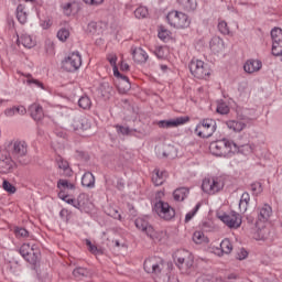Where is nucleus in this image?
<instances>
[{"instance_id": "obj_1", "label": "nucleus", "mask_w": 282, "mask_h": 282, "mask_svg": "<svg viewBox=\"0 0 282 282\" xmlns=\"http://www.w3.org/2000/svg\"><path fill=\"white\" fill-rule=\"evenodd\" d=\"M209 151L213 155L218 158H226L228 155H235L238 151L237 143L228 139H221L214 141L209 144Z\"/></svg>"}, {"instance_id": "obj_2", "label": "nucleus", "mask_w": 282, "mask_h": 282, "mask_svg": "<svg viewBox=\"0 0 282 282\" xmlns=\"http://www.w3.org/2000/svg\"><path fill=\"white\" fill-rule=\"evenodd\" d=\"M272 206L264 204L262 207L258 208V218L256 221V227L261 236V239H267L270 235V230L265 229V225L270 224L272 219Z\"/></svg>"}, {"instance_id": "obj_3", "label": "nucleus", "mask_w": 282, "mask_h": 282, "mask_svg": "<svg viewBox=\"0 0 282 282\" xmlns=\"http://www.w3.org/2000/svg\"><path fill=\"white\" fill-rule=\"evenodd\" d=\"M226 183L221 176H207L203 180L202 191L207 195H217V193L224 191Z\"/></svg>"}, {"instance_id": "obj_4", "label": "nucleus", "mask_w": 282, "mask_h": 282, "mask_svg": "<svg viewBox=\"0 0 282 282\" xmlns=\"http://www.w3.org/2000/svg\"><path fill=\"white\" fill-rule=\"evenodd\" d=\"M189 72L194 78H198L199 80H208L210 78V66L197 58L191 61Z\"/></svg>"}, {"instance_id": "obj_5", "label": "nucleus", "mask_w": 282, "mask_h": 282, "mask_svg": "<svg viewBox=\"0 0 282 282\" xmlns=\"http://www.w3.org/2000/svg\"><path fill=\"white\" fill-rule=\"evenodd\" d=\"M217 131V121L215 119H203L195 128L198 138H210Z\"/></svg>"}, {"instance_id": "obj_6", "label": "nucleus", "mask_w": 282, "mask_h": 282, "mask_svg": "<svg viewBox=\"0 0 282 282\" xmlns=\"http://www.w3.org/2000/svg\"><path fill=\"white\" fill-rule=\"evenodd\" d=\"M80 65H83V57L78 52L70 53L62 61V69H64V72H78Z\"/></svg>"}, {"instance_id": "obj_7", "label": "nucleus", "mask_w": 282, "mask_h": 282, "mask_svg": "<svg viewBox=\"0 0 282 282\" xmlns=\"http://www.w3.org/2000/svg\"><path fill=\"white\" fill-rule=\"evenodd\" d=\"M135 227L141 232H145L152 239V241H162V232L155 231L153 226L149 225V221L144 218H137L134 221Z\"/></svg>"}, {"instance_id": "obj_8", "label": "nucleus", "mask_w": 282, "mask_h": 282, "mask_svg": "<svg viewBox=\"0 0 282 282\" xmlns=\"http://www.w3.org/2000/svg\"><path fill=\"white\" fill-rule=\"evenodd\" d=\"M217 217L226 224L230 229L237 230V228H241L242 217L237 212H231L229 214L218 213Z\"/></svg>"}, {"instance_id": "obj_9", "label": "nucleus", "mask_w": 282, "mask_h": 282, "mask_svg": "<svg viewBox=\"0 0 282 282\" xmlns=\"http://www.w3.org/2000/svg\"><path fill=\"white\" fill-rule=\"evenodd\" d=\"M143 268L148 274L160 276V274H162V270H164V260L156 257L148 258L143 263Z\"/></svg>"}, {"instance_id": "obj_10", "label": "nucleus", "mask_w": 282, "mask_h": 282, "mask_svg": "<svg viewBox=\"0 0 282 282\" xmlns=\"http://www.w3.org/2000/svg\"><path fill=\"white\" fill-rule=\"evenodd\" d=\"M11 153L18 162L23 165L28 164V159H25L28 155V143L25 141H14Z\"/></svg>"}, {"instance_id": "obj_11", "label": "nucleus", "mask_w": 282, "mask_h": 282, "mask_svg": "<svg viewBox=\"0 0 282 282\" xmlns=\"http://www.w3.org/2000/svg\"><path fill=\"white\" fill-rule=\"evenodd\" d=\"M154 210L165 221H171L175 217V209L164 200H159L154 205Z\"/></svg>"}, {"instance_id": "obj_12", "label": "nucleus", "mask_w": 282, "mask_h": 282, "mask_svg": "<svg viewBox=\"0 0 282 282\" xmlns=\"http://www.w3.org/2000/svg\"><path fill=\"white\" fill-rule=\"evenodd\" d=\"M272 48L271 52L273 56H282V29L274 28L271 30Z\"/></svg>"}, {"instance_id": "obj_13", "label": "nucleus", "mask_w": 282, "mask_h": 282, "mask_svg": "<svg viewBox=\"0 0 282 282\" xmlns=\"http://www.w3.org/2000/svg\"><path fill=\"white\" fill-rule=\"evenodd\" d=\"M186 254L187 256L185 258L177 259L178 270H181V274H188V272H191V269L193 268V256L188 251H186Z\"/></svg>"}, {"instance_id": "obj_14", "label": "nucleus", "mask_w": 282, "mask_h": 282, "mask_svg": "<svg viewBox=\"0 0 282 282\" xmlns=\"http://www.w3.org/2000/svg\"><path fill=\"white\" fill-rule=\"evenodd\" d=\"M74 131H87L91 129V122L85 117H75L72 122Z\"/></svg>"}, {"instance_id": "obj_15", "label": "nucleus", "mask_w": 282, "mask_h": 282, "mask_svg": "<svg viewBox=\"0 0 282 282\" xmlns=\"http://www.w3.org/2000/svg\"><path fill=\"white\" fill-rule=\"evenodd\" d=\"M263 67V63L261 59H248L243 69L246 74H257V72H261V68Z\"/></svg>"}, {"instance_id": "obj_16", "label": "nucleus", "mask_w": 282, "mask_h": 282, "mask_svg": "<svg viewBox=\"0 0 282 282\" xmlns=\"http://www.w3.org/2000/svg\"><path fill=\"white\" fill-rule=\"evenodd\" d=\"M209 47L214 54H220V52H224V50H226V44L224 43V40L221 37L214 36L209 42Z\"/></svg>"}, {"instance_id": "obj_17", "label": "nucleus", "mask_w": 282, "mask_h": 282, "mask_svg": "<svg viewBox=\"0 0 282 282\" xmlns=\"http://www.w3.org/2000/svg\"><path fill=\"white\" fill-rule=\"evenodd\" d=\"M131 52L134 63H147V61H149V54H147V51H143L142 47L131 48Z\"/></svg>"}, {"instance_id": "obj_18", "label": "nucleus", "mask_w": 282, "mask_h": 282, "mask_svg": "<svg viewBox=\"0 0 282 282\" xmlns=\"http://www.w3.org/2000/svg\"><path fill=\"white\" fill-rule=\"evenodd\" d=\"M12 169H14V161L10 156H1L0 158V171L2 173H11Z\"/></svg>"}, {"instance_id": "obj_19", "label": "nucleus", "mask_w": 282, "mask_h": 282, "mask_svg": "<svg viewBox=\"0 0 282 282\" xmlns=\"http://www.w3.org/2000/svg\"><path fill=\"white\" fill-rule=\"evenodd\" d=\"M29 112L31 118H33V120H43V107L39 104H33L29 107Z\"/></svg>"}, {"instance_id": "obj_20", "label": "nucleus", "mask_w": 282, "mask_h": 282, "mask_svg": "<svg viewBox=\"0 0 282 282\" xmlns=\"http://www.w3.org/2000/svg\"><path fill=\"white\" fill-rule=\"evenodd\" d=\"M55 162L58 169H61L67 177H72V169L69 167V163L63 159V156L57 155Z\"/></svg>"}, {"instance_id": "obj_21", "label": "nucleus", "mask_w": 282, "mask_h": 282, "mask_svg": "<svg viewBox=\"0 0 282 282\" xmlns=\"http://www.w3.org/2000/svg\"><path fill=\"white\" fill-rule=\"evenodd\" d=\"M82 185L86 188H94L96 186V177L91 172H86L82 177Z\"/></svg>"}, {"instance_id": "obj_22", "label": "nucleus", "mask_w": 282, "mask_h": 282, "mask_svg": "<svg viewBox=\"0 0 282 282\" xmlns=\"http://www.w3.org/2000/svg\"><path fill=\"white\" fill-rule=\"evenodd\" d=\"M24 259L30 263L31 265H36L37 261L41 259V250H39L37 247L33 248V251L29 252Z\"/></svg>"}, {"instance_id": "obj_23", "label": "nucleus", "mask_w": 282, "mask_h": 282, "mask_svg": "<svg viewBox=\"0 0 282 282\" xmlns=\"http://www.w3.org/2000/svg\"><path fill=\"white\" fill-rule=\"evenodd\" d=\"M227 127L231 131L239 133L240 131H243V129H246L247 126L243 121L229 120V121H227Z\"/></svg>"}, {"instance_id": "obj_24", "label": "nucleus", "mask_w": 282, "mask_h": 282, "mask_svg": "<svg viewBox=\"0 0 282 282\" xmlns=\"http://www.w3.org/2000/svg\"><path fill=\"white\" fill-rule=\"evenodd\" d=\"M177 19H178L177 21L178 29L184 30L191 26V19L186 15V13L178 12Z\"/></svg>"}, {"instance_id": "obj_25", "label": "nucleus", "mask_w": 282, "mask_h": 282, "mask_svg": "<svg viewBox=\"0 0 282 282\" xmlns=\"http://www.w3.org/2000/svg\"><path fill=\"white\" fill-rule=\"evenodd\" d=\"M249 204H250V194L248 192H245L242 193L239 202L240 213H246V210H248Z\"/></svg>"}, {"instance_id": "obj_26", "label": "nucleus", "mask_w": 282, "mask_h": 282, "mask_svg": "<svg viewBox=\"0 0 282 282\" xmlns=\"http://www.w3.org/2000/svg\"><path fill=\"white\" fill-rule=\"evenodd\" d=\"M164 173L166 172H161L160 169L154 170V174L152 175L154 186H162L164 184Z\"/></svg>"}, {"instance_id": "obj_27", "label": "nucleus", "mask_w": 282, "mask_h": 282, "mask_svg": "<svg viewBox=\"0 0 282 282\" xmlns=\"http://www.w3.org/2000/svg\"><path fill=\"white\" fill-rule=\"evenodd\" d=\"M178 3L186 10V12H194V10H197L196 0H178Z\"/></svg>"}, {"instance_id": "obj_28", "label": "nucleus", "mask_w": 282, "mask_h": 282, "mask_svg": "<svg viewBox=\"0 0 282 282\" xmlns=\"http://www.w3.org/2000/svg\"><path fill=\"white\" fill-rule=\"evenodd\" d=\"M99 91L102 98L109 99L111 98V94H113V87H111L109 83H102L99 87Z\"/></svg>"}, {"instance_id": "obj_29", "label": "nucleus", "mask_w": 282, "mask_h": 282, "mask_svg": "<svg viewBox=\"0 0 282 282\" xmlns=\"http://www.w3.org/2000/svg\"><path fill=\"white\" fill-rule=\"evenodd\" d=\"M236 148L238 149V151H236V153H242V155H250V153H252L254 151V147H252V144L247 143V144H237L236 143Z\"/></svg>"}, {"instance_id": "obj_30", "label": "nucleus", "mask_w": 282, "mask_h": 282, "mask_svg": "<svg viewBox=\"0 0 282 282\" xmlns=\"http://www.w3.org/2000/svg\"><path fill=\"white\" fill-rule=\"evenodd\" d=\"M73 276L80 281V279H85V276H89V270L83 267H77L75 270H73Z\"/></svg>"}, {"instance_id": "obj_31", "label": "nucleus", "mask_w": 282, "mask_h": 282, "mask_svg": "<svg viewBox=\"0 0 282 282\" xmlns=\"http://www.w3.org/2000/svg\"><path fill=\"white\" fill-rule=\"evenodd\" d=\"M216 111L220 113V116H227V113H230V106L224 100H218Z\"/></svg>"}, {"instance_id": "obj_32", "label": "nucleus", "mask_w": 282, "mask_h": 282, "mask_svg": "<svg viewBox=\"0 0 282 282\" xmlns=\"http://www.w3.org/2000/svg\"><path fill=\"white\" fill-rule=\"evenodd\" d=\"M57 188H59V191H74L76 185H74V183H69L67 180L59 178L57 182Z\"/></svg>"}, {"instance_id": "obj_33", "label": "nucleus", "mask_w": 282, "mask_h": 282, "mask_svg": "<svg viewBox=\"0 0 282 282\" xmlns=\"http://www.w3.org/2000/svg\"><path fill=\"white\" fill-rule=\"evenodd\" d=\"M193 241L194 243L202 246V243H208V237H206L203 231H195L193 234Z\"/></svg>"}, {"instance_id": "obj_34", "label": "nucleus", "mask_w": 282, "mask_h": 282, "mask_svg": "<svg viewBox=\"0 0 282 282\" xmlns=\"http://www.w3.org/2000/svg\"><path fill=\"white\" fill-rule=\"evenodd\" d=\"M160 129H175L177 127V119L161 120L158 122Z\"/></svg>"}, {"instance_id": "obj_35", "label": "nucleus", "mask_w": 282, "mask_h": 282, "mask_svg": "<svg viewBox=\"0 0 282 282\" xmlns=\"http://www.w3.org/2000/svg\"><path fill=\"white\" fill-rule=\"evenodd\" d=\"M117 89L119 94H127V91L131 90V82L129 80H119L117 85Z\"/></svg>"}, {"instance_id": "obj_36", "label": "nucleus", "mask_w": 282, "mask_h": 282, "mask_svg": "<svg viewBox=\"0 0 282 282\" xmlns=\"http://www.w3.org/2000/svg\"><path fill=\"white\" fill-rule=\"evenodd\" d=\"M17 19L19 21V23H21L22 25L25 24L28 22V13H25V11H23V6H18L17 8Z\"/></svg>"}, {"instance_id": "obj_37", "label": "nucleus", "mask_w": 282, "mask_h": 282, "mask_svg": "<svg viewBox=\"0 0 282 282\" xmlns=\"http://www.w3.org/2000/svg\"><path fill=\"white\" fill-rule=\"evenodd\" d=\"M36 247V245H32L30 246V243H23L20 249H19V253L21 254V257H28L30 254V252H32L34 250V248Z\"/></svg>"}, {"instance_id": "obj_38", "label": "nucleus", "mask_w": 282, "mask_h": 282, "mask_svg": "<svg viewBox=\"0 0 282 282\" xmlns=\"http://www.w3.org/2000/svg\"><path fill=\"white\" fill-rule=\"evenodd\" d=\"M107 58L111 67L113 68V76H120V70H118V65L116 64L118 61V56H116V54H110Z\"/></svg>"}, {"instance_id": "obj_39", "label": "nucleus", "mask_w": 282, "mask_h": 282, "mask_svg": "<svg viewBox=\"0 0 282 282\" xmlns=\"http://www.w3.org/2000/svg\"><path fill=\"white\" fill-rule=\"evenodd\" d=\"M80 109H91V99L88 96H82L78 100Z\"/></svg>"}, {"instance_id": "obj_40", "label": "nucleus", "mask_w": 282, "mask_h": 282, "mask_svg": "<svg viewBox=\"0 0 282 282\" xmlns=\"http://www.w3.org/2000/svg\"><path fill=\"white\" fill-rule=\"evenodd\" d=\"M220 248L225 254H230L232 252V242L226 238L220 242Z\"/></svg>"}, {"instance_id": "obj_41", "label": "nucleus", "mask_w": 282, "mask_h": 282, "mask_svg": "<svg viewBox=\"0 0 282 282\" xmlns=\"http://www.w3.org/2000/svg\"><path fill=\"white\" fill-rule=\"evenodd\" d=\"M135 19H147L149 17V9L147 7H139L134 11Z\"/></svg>"}, {"instance_id": "obj_42", "label": "nucleus", "mask_w": 282, "mask_h": 282, "mask_svg": "<svg viewBox=\"0 0 282 282\" xmlns=\"http://www.w3.org/2000/svg\"><path fill=\"white\" fill-rule=\"evenodd\" d=\"M200 208H202V203H197L196 206L185 215V223L188 224V221H191V219H193V217L197 215Z\"/></svg>"}, {"instance_id": "obj_43", "label": "nucleus", "mask_w": 282, "mask_h": 282, "mask_svg": "<svg viewBox=\"0 0 282 282\" xmlns=\"http://www.w3.org/2000/svg\"><path fill=\"white\" fill-rule=\"evenodd\" d=\"M115 128L117 129V133H121V135H131L133 131H138L135 129L131 130L129 127H123L120 124L115 126Z\"/></svg>"}, {"instance_id": "obj_44", "label": "nucleus", "mask_w": 282, "mask_h": 282, "mask_svg": "<svg viewBox=\"0 0 282 282\" xmlns=\"http://www.w3.org/2000/svg\"><path fill=\"white\" fill-rule=\"evenodd\" d=\"M19 41L24 47H34V41H32V36L30 35H22Z\"/></svg>"}, {"instance_id": "obj_45", "label": "nucleus", "mask_w": 282, "mask_h": 282, "mask_svg": "<svg viewBox=\"0 0 282 282\" xmlns=\"http://www.w3.org/2000/svg\"><path fill=\"white\" fill-rule=\"evenodd\" d=\"M26 76V83L28 85H35V87H40V89H45V86H43V83H41L39 79H35L32 77V75L28 74Z\"/></svg>"}, {"instance_id": "obj_46", "label": "nucleus", "mask_w": 282, "mask_h": 282, "mask_svg": "<svg viewBox=\"0 0 282 282\" xmlns=\"http://www.w3.org/2000/svg\"><path fill=\"white\" fill-rule=\"evenodd\" d=\"M167 22L175 28L177 25V11H172L166 15Z\"/></svg>"}, {"instance_id": "obj_47", "label": "nucleus", "mask_w": 282, "mask_h": 282, "mask_svg": "<svg viewBox=\"0 0 282 282\" xmlns=\"http://www.w3.org/2000/svg\"><path fill=\"white\" fill-rule=\"evenodd\" d=\"M188 188L186 187H180L177 189V202H184L185 197H188Z\"/></svg>"}, {"instance_id": "obj_48", "label": "nucleus", "mask_w": 282, "mask_h": 282, "mask_svg": "<svg viewBox=\"0 0 282 282\" xmlns=\"http://www.w3.org/2000/svg\"><path fill=\"white\" fill-rule=\"evenodd\" d=\"M218 30L220 34H224L225 36L230 34V29L228 28V23L226 21H220L218 23Z\"/></svg>"}, {"instance_id": "obj_49", "label": "nucleus", "mask_w": 282, "mask_h": 282, "mask_svg": "<svg viewBox=\"0 0 282 282\" xmlns=\"http://www.w3.org/2000/svg\"><path fill=\"white\" fill-rule=\"evenodd\" d=\"M57 39H59L63 43H65V41H67V39H69V30L61 29L57 32Z\"/></svg>"}, {"instance_id": "obj_50", "label": "nucleus", "mask_w": 282, "mask_h": 282, "mask_svg": "<svg viewBox=\"0 0 282 282\" xmlns=\"http://www.w3.org/2000/svg\"><path fill=\"white\" fill-rule=\"evenodd\" d=\"M154 54L156 57H159L160 59H164L166 58V48L164 46H158L154 50Z\"/></svg>"}, {"instance_id": "obj_51", "label": "nucleus", "mask_w": 282, "mask_h": 282, "mask_svg": "<svg viewBox=\"0 0 282 282\" xmlns=\"http://www.w3.org/2000/svg\"><path fill=\"white\" fill-rule=\"evenodd\" d=\"M251 191L253 195H261V193H263V186L261 185V183L256 182L251 184Z\"/></svg>"}, {"instance_id": "obj_52", "label": "nucleus", "mask_w": 282, "mask_h": 282, "mask_svg": "<svg viewBox=\"0 0 282 282\" xmlns=\"http://www.w3.org/2000/svg\"><path fill=\"white\" fill-rule=\"evenodd\" d=\"M2 188H4V191H7V193H11V194L17 193V187L8 181H3Z\"/></svg>"}, {"instance_id": "obj_53", "label": "nucleus", "mask_w": 282, "mask_h": 282, "mask_svg": "<svg viewBox=\"0 0 282 282\" xmlns=\"http://www.w3.org/2000/svg\"><path fill=\"white\" fill-rule=\"evenodd\" d=\"M14 234H15V237H30V232L28 231V229L23 227H17L14 229Z\"/></svg>"}, {"instance_id": "obj_54", "label": "nucleus", "mask_w": 282, "mask_h": 282, "mask_svg": "<svg viewBox=\"0 0 282 282\" xmlns=\"http://www.w3.org/2000/svg\"><path fill=\"white\" fill-rule=\"evenodd\" d=\"M109 217H112L113 219H122V216L118 212V209L109 208L108 209Z\"/></svg>"}, {"instance_id": "obj_55", "label": "nucleus", "mask_w": 282, "mask_h": 282, "mask_svg": "<svg viewBox=\"0 0 282 282\" xmlns=\"http://www.w3.org/2000/svg\"><path fill=\"white\" fill-rule=\"evenodd\" d=\"M169 34H171L169 30L161 28L159 31V39H161V41H166V39H169Z\"/></svg>"}, {"instance_id": "obj_56", "label": "nucleus", "mask_w": 282, "mask_h": 282, "mask_svg": "<svg viewBox=\"0 0 282 282\" xmlns=\"http://www.w3.org/2000/svg\"><path fill=\"white\" fill-rule=\"evenodd\" d=\"M82 197H85V194L79 195L73 205L74 208H77V210H83V202L80 200Z\"/></svg>"}, {"instance_id": "obj_57", "label": "nucleus", "mask_w": 282, "mask_h": 282, "mask_svg": "<svg viewBox=\"0 0 282 282\" xmlns=\"http://www.w3.org/2000/svg\"><path fill=\"white\" fill-rule=\"evenodd\" d=\"M13 109L15 113H19L20 116H25V113H28V110L23 106H13Z\"/></svg>"}, {"instance_id": "obj_58", "label": "nucleus", "mask_w": 282, "mask_h": 282, "mask_svg": "<svg viewBox=\"0 0 282 282\" xmlns=\"http://www.w3.org/2000/svg\"><path fill=\"white\" fill-rule=\"evenodd\" d=\"M63 10H64V14H66V17H70L72 15V2L64 4Z\"/></svg>"}, {"instance_id": "obj_59", "label": "nucleus", "mask_w": 282, "mask_h": 282, "mask_svg": "<svg viewBox=\"0 0 282 282\" xmlns=\"http://www.w3.org/2000/svg\"><path fill=\"white\" fill-rule=\"evenodd\" d=\"M212 252L214 254H216V257H224V250L221 249V247H213L212 248Z\"/></svg>"}, {"instance_id": "obj_60", "label": "nucleus", "mask_w": 282, "mask_h": 282, "mask_svg": "<svg viewBox=\"0 0 282 282\" xmlns=\"http://www.w3.org/2000/svg\"><path fill=\"white\" fill-rule=\"evenodd\" d=\"M84 2L88 6H102V3H105V0H84Z\"/></svg>"}, {"instance_id": "obj_61", "label": "nucleus", "mask_w": 282, "mask_h": 282, "mask_svg": "<svg viewBox=\"0 0 282 282\" xmlns=\"http://www.w3.org/2000/svg\"><path fill=\"white\" fill-rule=\"evenodd\" d=\"M191 121L189 116H183V117H177V124H186V122Z\"/></svg>"}, {"instance_id": "obj_62", "label": "nucleus", "mask_w": 282, "mask_h": 282, "mask_svg": "<svg viewBox=\"0 0 282 282\" xmlns=\"http://www.w3.org/2000/svg\"><path fill=\"white\" fill-rule=\"evenodd\" d=\"M15 110H14V107L12 108H7L4 110V116H7V118H12V116H15Z\"/></svg>"}, {"instance_id": "obj_63", "label": "nucleus", "mask_w": 282, "mask_h": 282, "mask_svg": "<svg viewBox=\"0 0 282 282\" xmlns=\"http://www.w3.org/2000/svg\"><path fill=\"white\" fill-rule=\"evenodd\" d=\"M248 257V251L246 250H241L240 253H238V259L240 261H243V259H246Z\"/></svg>"}, {"instance_id": "obj_64", "label": "nucleus", "mask_w": 282, "mask_h": 282, "mask_svg": "<svg viewBox=\"0 0 282 282\" xmlns=\"http://www.w3.org/2000/svg\"><path fill=\"white\" fill-rule=\"evenodd\" d=\"M89 252H91V254H98L100 253V250H98V247H96L95 245L89 247Z\"/></svg>"}]
</instances>
